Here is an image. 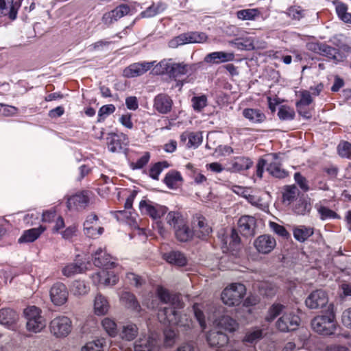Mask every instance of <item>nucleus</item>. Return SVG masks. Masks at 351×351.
<instances>
[{"label":"nucleus","instance_id":"f257e3e1","mask_svg":"<svg viewBox=\"0 0 351 351\" xmlns=\"http://www.w3.org/2000/svg\"><path fill=\"white\" fill-rule=\"evenodd\" d=\"M152 300H145L143 304L147 308L155 309L158 307V298L161 302L169 304L168 307H164L158 312V319L160 322L168 323L171 326H176L182 330H187L192 327L193 322L186 314H180V309L184 307V303L178 295H171L163 287L157 289V296L152 295Z\"/></svg>","mask_w":351,"mask_h":351},{"label":"nucleus","instance_id":"f03ea898","mask_svg":"<svg viewBox=\"0 0 351 351\" xmlns=\"http://www.w3.org/2000/svg\"><path fill=\"white\" fill-rule=\"evenodd\" d=\"M93 261L96 267L103 268L92 275V280L95 284L113 286L117 283L119 266L104 250L99 248L93 256Z\"/></svg>","mask_w":351,"mask_h":351},{"label":"nucleus","instance_id":"7ed1b4c3","mask_svg":"<svg viewBox=\"0 0 351 351\" xmlns=\"http://www.w3.org/2000/svg\"><path fill=\"white\" fill-rule=\"evenodd\" d=\"M265 168L271 176L276 178L282 179L288 176V172L282 167L278 154L271 153L258 160L256 171L258 178H262Z\"/></svg>","mask_w":351,"mask_h":351},{"label":"nucleus","instance_id":"20e7f679","mask_svg":"<svg viewBox=\"0 0 351 351\" xmlns=\"http://www.w3.org/2000/svg\"><path fill=\"white\" fill-rule=\"evenodd\" d=\"M138 208L142 215L149 216L153 220L156 221L158 233L164 237L166 230L159 220L167 213L168 208L149 199H142L139 202Z\"/></svg>","mask_w":351,"mask_h":351},{"label":"nucleus","instance_id":"39448f33","mask_svg":"<svg viewBox=\"0 0 351 351\" xmlns=\"http://www.w3.org/2000/svg\"><path fill=\"white\" fill-rule=\"evenodd\" d=\"M328 311L327 315L317 316L311 322L313 330L322 335H332L336 329L332 304L328 306Z\"/></svg>","mask_w":351,"mask_h":351},{"label":"nucleus","instance_id":"423d86ee","mask_svg":"<svg viewBox=\"0 0 351 351\" xmlns=\"http://www.w3.org/2000/svg\"><path fill=\"white\" fill-rule=\"evenodd\" d=\"M40 313V308L35 306H28L24 310V315L27 320L26 328L28 331L38 333L45 328L46 322Z\"/></svg>","mask_w":351,"mask_h":351},{"label":"nucleus","instance_id":"0eeeda50","mask_svg":"<svg viewBox=\"0 0 351 351\" xmlns=\"http://www.w3.org/2000/svg\"><path fill=\"white\" fill-rule=\"evenodd\" d=\"M246 292L245 287L241 283H232L226 287L221 293L223 302L228 306H237Z\"/></svg>","mask_w":351,"mask_h":351},{"label":"nucleus","instance_id":"6e6552de","mask_svg":"<svg viewBox=\"0 0 351 351\" xmlns=\"http://www.w3.org/2000/svg\"><path fill=\"white\" fill-rule=\"evenodd\" d=\"M207 38L208 37L205 33L189 32L182 33L169 40V46L171 48H176L186 44L202 43L206 42Z\"/></svg>","mask_w":351,"mask_h":351},{"label":"nucleus","instance_id":"1a4fd4ad","mask_svg":"<svg viewBox=\"0 0 351 351\" xmlns=\"http://www.w3.org/2000/svg\"><path fill=\"white\" fill-rule=\"evenodd\" d=\"M83 231L90 238H97L103 234L104 229L100 225L99 217L95 213H93L86 216L83 223Z\"/></svg>","mask_w":351,"mask_h":351},{"label":"nucleus","instance_id":"9d476101","mask_svg":"<svg viewBox=\"0 0 351 351\" xmlns=\"http://www.w3.org/2000/svg\"><path fill=\"white\" fill-rule=\"evenodd\" d=\"M51 332L57 337L67 336L71 330V321L66 316H59L50 323Z\"/></svg>","mask_w":351,"mask_h":351},{"label":"nucleus","instance_id":"9b49d317","mask_svg":"<svg viewBox=\"0 0 351 351\" xmlns=\"http://www.w3.org/2000/svg\"><path fill=\"white\" fill-rule=\"evenodd\" d=\"M300 317L293 313L284 312L282 315L278 319L276 327L282 332H288L295 330L299 326Z\"/></svg>","mask_w":351,"mask_h":351},{"label":"nucleus","instance_id":"f8f14e48","mask_svg":"<svg viewBox=\"0 0 351 351\" xmlns=\"http://www.w3.org/2000/svg\"><path fill=\"white\" fill-rule=\"evenodd\" d=\"M328 302L326 293L322 289H317L308 295L305 300V304L310 309H317L325 306Z\"/></svg>","mask_w":351,"mask_h":351},{"label":"nucleus","instance_id":"ddd939ff","mask_svg":"<svg viewBox=\"0 0 351 351\" xmlns=\"http://www.w3.org/2000/svg\"><path fill=\"white\" fill-rule=\"evenodd\" d=\"M131 12V8L126 4H121L114 10L105 13L102 16V22L109 26L119 19L128 15Z\"/></svg>","mask_w":351,"mask_h":351},{"label":"nucleus","instance_id":"4468645a","mask_svg":"<svg viewBox=\"0 0 351 351\" xmlns=\"http://www.w3.org/2000/svg\"><path fill=\"white\" fill-rule=\"evenodd\" d=\"M69 292L66 287L62 282L54 284L50 289V298L56 306L63 305L68 300Z\"/></svg>","mask_w":351,"mask_h":351},{"label":"nucleus","instance_id":"2eb2a0df","mask_svg":"<svg viewBox=\"0 0 351 351\" xmlns=\"http://www.w3.org/2000/svg\"><path fill=\"white\" fill-rule=\"evenodd\" d=\"M276 239L269 235L263 234L258 237L254 241V246L261 254H266L271 252L276 247Z\"/></svg>","mask_w":351,"mask_h":351},{"label":"nucleus","instance_id":"dca6fc26","mask_svg":"<svg viewBox=\"0 0 351 351\" xmlns=\"http://www.w3.org/2000/svg\"><path fill=\"white\" fill-rule=\"evenodd\" d=\"M155 62L152 61L133 63L123 70V75L126 77L140 76L149 71Z\"/></svg>","mask_w":351,"mask_h":351},{"label":"nucleus","instance_id":"f3484780","mask_svg":"<svg viewBox=\"0 0 351 351\" xmlns=\"http://www.w3.org/2000/svg\"><path fill=\"white\" fill-rule=\"evenodd\" d=\"M195 70L194 66L184 62H173L171 61L169 76L173 78L191 75Z\"/></svg>","mask_w":351,"mask_h":351},{"label":"nucleus","instance_id":"a211bd4d","mask_svg":"<svg viewBox=\"0 0 351 351\" xmlns=\"http://www.w3.org/2000/svg\"><path fill=\"white\" fill-rule=\"evenodd\" d=\"M89 197L86 192L77 193L70 197L67 200V207L69 210H82L88 204Z\"/></svg>","mask_w":351,"mask_h":351},{"label":"nucleus","instance_id":"6ab92c4d","mask_svg":"<svg viewBox=\"0 0 351 351\" xmlns=\"http://www.w3.org/2000/svg\"><path fill=\"white\" fill-rule=\"evenodd\" d=\"M21 4L14 0H0V14L8 16L10 19H16Z\"/></svg>","mask_w":351,"mask_h":351},{"label":"nucleus","instance_id":"aec40b11","mask_svg":"<svg viewBox=\"0 0 351 351\" xmlns=\"http://www.w3.org/2000/svg\"><path fill=\"white\" fill-rule=\"evenodd\" d=\"M193 233L201 239L208 237L212 232L210 226L208 225L207 220L202 216H197L193 221Z\"/></svg>","mask_w":351,"mask_h":351},{"label":"nucleus","instance_id":"412c9836","mask_svg":"<svg viewBox=\"0 0 351 351\" xmlns=\"http://www.w3.org/2000/svg\"><path fill=\"white\" fill-rule=\"evenodd\" d=\"M173 100L165 94H159L154 100V108L160 114H167L172 108Z\"/></svg>","mask_w":351,"mask_h":351},{"label":"nucleus","instance_id":"4be33fe9","mask_svg":"<svg viewBox=\"0 0 351 351\" xmlns=\"http://www.w3.org/2000/svg\"><path fill=\"white\" fill-rule=\"evenodd\" d=\"M256 219L252 216L245 215L238 221L239 231L245 237H250L254 234Z\"/></svg>","mask_w":351,"mask_h":351},{"label":"nucleus","instance_id":"5701e85b","mask_svg":"<svg viewBox=\"0 0 351 351\" xmlns=\"http://www.w3.org/2000/svg\"><path fill=\"white\" fill-rule=\"evenodd\" d=\"M234 58L232 53L215 51L207 54L204 58V62L208 64H220L232 61Z\"/></svg>","mask_w":351,"mask_h":351},{"label":"nucleus","instance_id":"b1692460","mask_svg":"<svg viewBox=\"0 0 351 351\" xmlns=\"http://www.w3.org/2000/svg\"><path fill=\"white\" fill-rule=\"evenodd\" d=\"M207 341L210 346L220 348L228 344V337L222 331L213 330L208 334Z\"/></svg>","mask_w":351,"mask_h":351},{"label":"nucleus","instance_id":"393cba45","mask_svg":"<svg viewBox=\"0 0 351 351\" xmlns=\"http://www.w3.org/2000/svg\"><path fill=\"white\" fill-rule=\"evenodd\" d=\"M19 315L16 311L10 308L0 310V324L10 328L18 320Z\"/></svg>","mask_w":351,"mask_h":351},{"label":"nucleus","instance_id":"a878e982","mask_svg":"<svg viewBox=\"0 0 351 351\" xmlns=\"http://www.w3.org/2000/svg\"><path fill=\"white\" fill-rule=\"evenodd\" d=\"M222 241L223 251H234L240 244V238L236 230L232 229L230 234L223 238Z\"/></svg>","mask_w":351,"mask_h":351},{"label":"nucleus","instance_id":"bb28decb","mask_svg":"<svg viewBox=\"0 0 351 351\" xmlns=\"http://www.w3.org/2000/svg\"><path fill=\"white\" fill-rule=\"evenodd\" d=\"M120 302L127 308L139 312L141 306L135 295L128 291H123L120 295Z\"/></svg>","mask_w":351,"mask_h":351},{"label":"nucleus","instance_id":"cd10ccee","mask_svg":"<svg viewBox=\"0 0 351 351\" xmlns=\"http://www.w3.org/2000/svg\"><path fill=\"white\" fill-rule=\"evenodd\" d=\"M216 329L232 332L236 330L237 324L234 319L228 315H223L213 322Z\"/></svg>","mask_w":351,"mask_h":351},{"label":"nucleus","instance_id":"c85d7f7f","mask_svg":"<svg viewBox=\"0 0 351 351\" xmlns=\"http://www.w3.org/2000/svg\"><path fill=\"white\" fill-rule=\"evenodd\" d=\"M45 230V227L40 226L38 228L25 230L21 237L19 239V242L21 243L34 242Z\"/></svg>","mask_w":351,"mask_h":351},{"label":"nucleus","instance_id":"c756f323","mask_svg":"<svg viewBox=\"0 0 351 351\" xmlns=\"http://www.w3.org/2000/svg\"><path fill=\"white\" fill-rule=\"evenodd\" d=\"M110 308L109 302L107 298L97 293L94 300V311L96 315H103L108 313Z\"/></svg>","mask_w":351,"mask_h":351},{"label":"nucleus","instance_id":"7c9ffc66","mask_svg":"<svg viewBox=\"0 0 351 351\" xmlns=\"http://www.w3.org/2000/svg\"><path fill=\"white\" fill-rule=\"evenodd\" d=\"M125 139V135L110 134L107 138L108 149L111 152H118L123 149V140Z\"/></svg>","mask_w":351,"mask_h":351},{"label":"nucleus","instance_id":"2f4dec72","mask_svg":"<svg viewBox=\"0 0 351 351\" xmlns=\"http://www.w3.org/2000/svg\"><path fill=\"white\" fill-rule=\"evenodd\" d=\"M86 269L87 267L85 263L77 261L65 265L62 269V273L66 277H71L73 275L84 272Z\"/></svg>","mask_w":351,"mask_h":351},{"label":"nucleus","instance_id":"473e14b6","mask_svg":"<svg viewBox=\"0 0 351 351\" xmlns=\"http://www.w3.org/2000/svg\"><path fill=\"white\" fill-rule=\"evenodd\" d=\"M157 342L151 337H144L135 343L134 351H154Z\"/></svg>","mask_w":351,"mask_h":351},{"label":"nucleus","instance_id":"72a5a7b5","mask_svg":"<svg viewBox=\"0 0 351 351\" xmlns=\"http://www.w3.org/2000/svg\"><path fill=\"white\" fill-rule=\"evenodd\" d=\"M243 115L254 123H263L266 119L265 114L258 109L245 108L243 111Z\"/></svg>","mask_w":351,"mask_h":351},{"label":"nucleus","instance_id":"f704fd0d","mask_svg":"<svg viewBox=\"0 0 351 351\" xmlns=\"http://www.w3.org/2000/svg\"><path fill=\"white\" fill-rule=\"evenodd\" d=\"M313 234V229L305 226H298L293 228V234L295 240L304 242Z\"/></svg>","mask_w":351,"mask_h":351},{"label":"nucleus","instance_id":"c9c22d12","mask_svg":"<svg viewBox=\"0 0 351 351\" xmlns=\"http://www.w3.org/2000/svg\"><path fill=\"white\" fill-rule=\"evenodd\" d=\"M164 258L170 264L177 266H184L186 264V258L178 251H172L164 254Z\"/></svg>","mask_w":351,"mask_h":351},{"label":"nucleus","instance_id":"e433bc0d","mask_svg":"<svg viewBox=\"0 0 351 351\" xmlns=\"http://www.w3.org/2000/svg\"><path fill=\"white\" fill-rule=\"evenodd\" d=\"M166 9V5L162 2L152 3L145 10L143 11L140 15L142 18L154 17L156 15L162 12Z\"/></svg>","mask_w":351,"mask_h":351},{"label":"nucleus","instance_id":"4c0bfd02","mask_svg":"<svg viewBox=\"0 0 351 351\" xmlns=\"http://www.w3.org/2000/svg\"><path fill=\"white\" fill-rule=\"evenodd\" d=\"M167 223L172 227L174 230L180 226H184L186 219L178 212L171 211L166 217Z\"/></svg>","mask_w":351,"mask_h":351},{"label":"nucleus","instance_id":"58836bf2","mask_svg":"<svg viewBox=\"0 0 351 351\" xmlns=\"http://www.w3.org/2000/svg\"><path fill=\"white\" fill-rule=\"evenodd\" d=\"M252 161L248 158H238L232 163L230 170L234 172L247 170L252 166Z\"/></svg>","mask_w":351,"mask_h":351},{"label":"nucleus","instance_id":"ea45409f","mask_svg":"<svg viewBox=\"0 0 351 351\" xmlns=\"http://www.w3.org/2000/svg\"><path fill=\"white\" fill-rule=\"evenodd\" d=\"M175 234L176 238L182 242L188 241L194 234L193 230H191L187 226L186 221L184 222V226H180L175 230Z\"/></svg>","mask_w":351,"mask_h":351},{"label":"nucleus","instance_id":"a19ab883","mask_svg":"<svg viewBox=\"0 0 351 351\" xmlns=\"http://www.w3.org/2000/svg\"><path fill=\"white\" fill-rule=\"evenodd\" d=\"M70 290L73 295L80 296L87 294L90 288L84 281L75 280L72 282Z\"/></svg>","mask_w":351,"mask_h":351},{"label":"nucleus","instance_id":"79ce46f5","mask_svg":"<svg viewBox=\"0 0 351 351\" xmlns=\"http://www.w3.org/2000/svg\"><path fill=\"white\" fill-rule=\"evenodd\" d=\"M169 167V164L167 161H160L153 165L149 171V176L153 180H158L159 176L161 172Z\"/></svg>","mask_w":351,"mask_h":351},{"label":"nucleus","instance_id":"37998d69","mask_svg":"<svg viewBox=\"0 0 351 351\" xmlns=\"http://www.w3.org/2000/svg\"><path fill=\"white\" fill-rule=\"evenodd\" d=\"M182 178L180 172L177 171H171L168 172L165 178L164 182L169 189H174L177 183L182 181Z\"/></svg>","mask_w":351,"mask_h":351},{"label":"nucleus","instance_id":"c03bdc74","mask_svg":"<svg viewBox=\"0 0 351 351\" xmlns=\"http://www.w3.org/2000/svg\"><path fill=\"white\" fill-rule=\"evenodd\" d=\"M299 195V191L296 186L295 185H289L287 186L282 194L283 202L285 203H287L288 204H291L293 200L296 198V197Z\"/></svg>","mask_w":351,"mask_h":351},{"label":"nucleus","instance_id":"a18cd8bd","mask_svg":"<svg viewBox=\"0 0 351 351\" xmlns=\"http://www.w3.org/2000/svg\"><path fill=\"white\" fill-rule=\"evenodd\" d=\"M319 54L334 60H339L340 56L338 49L324 43L322 44Z\"/></svg>","mask_w":351,"mask_h":351},{"label":"nucleus","instance_id":"49530a36","mask_svg":"<svg viewBox=\"0 0 351 351\" xmlns=\"http://www.w3.org/2000/svg\"><path fill=\"white\" fill-rule=\"evenodd\" d=\"M106 343L104 339H97L86 343L82 348L81 351H101Z\"/></svg>","mask_w":351,"mask_h":351},{"label":"nucleus","instance_id":"de8ad7c7","mask_svg":"<svg viewBox=\"0 0 351 351\" xmlns=\"http://www.w3.org/2000/svg\"><path fill=\"white\" fill-rule=\"evenodd\" d=\"M137 332L138 329L135 324H128L123 326L121 336L122 339L131 341L136 337Z\"/></svg>","mask_w":351,"mask_h":351},{"label":"nucleus","instance_id":"09e8293b","mask_svg":"<svg viewBox=\"0 0 351 351\" xmlns=\"http://www.w3.org/2000/svg\"><path fill=\"white\" fill-rule=\"evenodd\" d=\"M263 330L259 328H253L247 331L243 339L244 342L250 343H256L258 341L263 338Z\"/></svg>","mask_w":351,"mask_h":351},{"label":"nucleus","instance_id":"8fccbe9b","mask_svg":"<svg viewBox=\"0 0 351 351\" xmlns=\"http://www.w3.org/2000/svg\"><path fill=\"white\" fill-rule=\"evenodd\" d=\"M285 308V306L279 303L273 304L268 310L267 315L266 316V320L268 322H272L280 315Z\"/></svg>","mask_w":351,"mask_h":351},{"label":"nucleus","instance_id":"3c124183","mask_svg":"<svg viewBox=\"0 0 351 351\" xmlns=\"http://www.w3.org/2000/svg\"><path fill=\"white\" fill-rule=\"evenodd\" d=\"M295 114L293 108L287 106H281L278 112L279 119L282 121L293 120Z\"/></svg>","mask_w":351,"mask_h":351},{"label":"nucleus","instance_id":"603ef678","mask_svg":"<svg viewBox=\"0 0 351 351\" xmlns=\"http://www.w3.org/2000/svg\"><path fill=\"white\" fill-rule=\"evenodd\" d=\"M246 199L252 205L256 206L260 210L263 211H267L269 209V205L267 202H264L260 197L255 196L253 195H248L246 196Z\"/></svg>","mask_w":351,"mask_h":351},{"label":"nucleus","instance_id":"864d4df0","mask_svg":"<svg viewBox=\"0 0 351 351\" xmlns=\"http://www.w3.org/2000/svg\"><path fill=\"white\" fill-rule=\"evenodd\" d=\"M260 12L258 9H245L237 12L238 19L241 20H254L258 16Z\"/></svg>","mask_w":351,"mask_h":351},{"label":"nucleus","instance_id":"5fc2aeb1","mask_svg":"<svg viewBox=\"0 0 351 351\" xmlns=\"http://www.w3.org/2000/svg\"><path fill=\"white\" fill-rule=\"evenodd\" d=\"M102 326L106 332L111 337H114L117 334V324L110 318H105L101 322Z\"/></svg>","mask_w":351,"mask_h":351},{"label":"nucleus","instance_id":"6e6d98bb","mask_svg":"<svg viewBox=\"0 0 351 351\" xmlns=\"http://www.w3.org/2000/svg\"><path fill=\"white\" fill-rule=\"evenodd\" d=\"M171 60H162L157 64L152 70V72L156 75H169Z\"/></svg>","mask_w":351,"mask_h":351},{"label":"nucleus","instance_id":"4d7b16f0","mask_svg":"<svg viewBox=\"0 0 351 351\" xmlns=\"http://www.w3.org/2000/svg\"><path fill=\"white\" fill-rule=\"evenodd\" d=\"M313 101L311 93L308 90H303L300 94V99L296 103L299 112L302 113V107L308 106Z\"/></svg>","mask_w":351,"mask_h":351},{"label":"nucleus","instance_id":"13d9d810","mask_svg":"<svg viewBox=\"0 0 351 351\" xmlns=\"http://www.w3.org/2000/svg\"><path fill=\"white\" fill-rule=\"evenodd\" d=\"M150 153L145 152L142 156L138 158L136 162L130 163V167L133 170L141 169L145 167L150 160Z\"/></svg>","mask_w":351,"mask_h":351},{"label":"nucleus","instance_id":"bf43d9fd","mask_svg":"<svg viewBox=\"0 0 351 351\" xmlns=\"http://www.w3.org/2000/svg\"><path fill=\"white\" fill-rule=\"evenodd\" d=\"M193 310L194 312L195 317L202 330H204L206 328V322L205 320V317L204 313L201 309V305L199 304H195L193 306Z\"/></svg>","mask_w":351,"mask_h":351},{"label":"nucleus","instance_id":"052dcab7","mask_svg":"<svg viewBox=\"0 0 351 351\" xmlns=\"http://www.w3.org/2000/svg\"><path fill=\"white\" fill-rule=\"evenodd\" d=\"M194 110L200 112L207 106V97L206 95L195 96L191 99Z\"/></svg>","mask_w":351,"mask_h":351},{"label":"nucleus","instance_id":"680f3d73","mask_svg":"<svg viewBox=\"0 0 351 351\" xmlns=\"http://www.w3.org/2000/svg\"><path fill=\"white\" fill-rule=\"evenodd\" d=\"M339 155L342 158L351 156V143L347 141L341 142L337 146Z\"/></svg>","mask_w":351,"mask_h":351},{"label":"nucleus","instance_id":"e2e57ef3","mask_svg":"<svg viewBox=\"0 0 351 351\" xmlns=\"http://www.w3.org/2000/svg\"><path fill=\"white\" fill-rule=\"evenodd\" d=\"M311 205L307 201H299L294 207V212L298 215H304L310 212Z\"/></svg>","mask_w":351,"mask_h":351},{"label":"nucleus","instance_id":"0e129e2a","mask_svg":"<svg viewBox=\"0 0 351 351\" xmlns=\"http://www.w3.org/2000/svg\"><path fill=\"white\" fill-rule=\"evenodd\" d=\"M202 142V135L200 132H191L189 134L188 147H197Z\"/></svg>","mask_w":351,"mask_h":351},{"label":"nucleus","instance_id":"69168bd1","mask_svg":"<svg viewBox=\"0 0 351 351\" xmlns=\"http://www.w3.org/2000/svg\"><path fill=\"white\" fill-rule=\"evenodd\" d=\"M269 227L273 232L282 237L287 238L289 236L285 228L276 222H269Z\"/></svg>","mask_w":351,"mask_h":351},{"label":"nucleus","instance_id":"338daca9","mask_svg":"<svg viewBox=\"0 0 351 351\" xmlns=\"http://www.w3.org/2000/svg\"><path fill=\"white\" fill-rule=\"evenodd\" d=\"M304 10L299 6L291 7L287 10V14L293 19L300 20L304 16Z\"/></svg>","mask_w":351,"mask_h":351},{"label":"nucleus","instance_id":"774afa93","mask_svg":"<svg viewBox=\"0 0 351 351\" xmlns=\"http://www.w3.org/2000/svg\"><path fill=\"white\" fill-rule=\"evenodd\" d=\"M294 180L303 191L306 192L309 190L307 180L300 173L297 172L294 174Z\"/></svg>","mask_w":351,"mask_h":351}]
</instances>
